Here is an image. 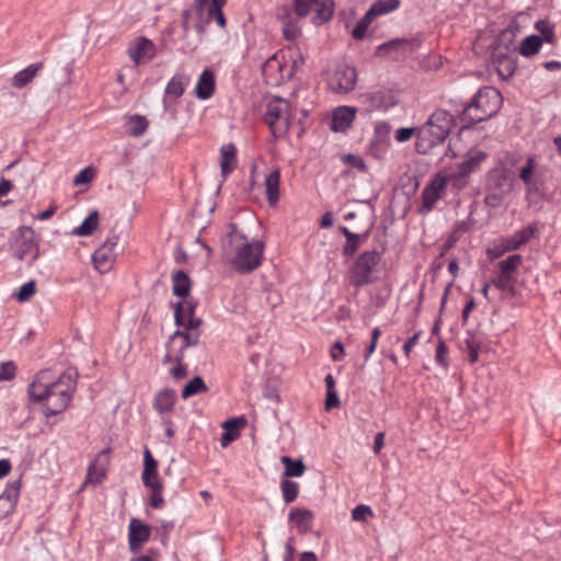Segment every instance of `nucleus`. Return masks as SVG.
<instances>
[{
  "label": "nucleus",
  "instance_id": "obj_27",
  "mask_svg": "<svg viewBox=\"0 0 561 561\" xmlns=\"http://www.w3.org/2000/svg\"><path fill=\"white\" fill-rule=\"evenodd\" d=\"M245 423L244 419H230L226 421L222 425L224 433L220 438V445L221 447L226 448L230 443L236 440L239 435V427L240 425H243Z\"/></svg>",
  "mask_w": 561,
  "mask_h": 561
},
{
  "label": "nucleus",
  "instance_id": "obj_62",
  "mask_svg": "<svg viewBox=\"0 0 561 561\" xmlns=\"http://www.w3.org/2000/svg\"><path fill=\"white\" fill-rule=\"evenodd\" d=\"M502 198H503V195L493 191L492 193L488 194V196L485 197V202L488 204H490L491 206H497L500 204V202L502 201Z\"/></svg>",
  "mask_w": 561,
  "mask_h": 561
},
{
  "label": "nucleus",
  "instance_id": "obj_25",
  "mask_svg": "<svg viewBox=\"0 0 561 561\" xmlns=\"http://www.w3.org/2000/svg\"><path fill=\"white\" fill-rule=\"evenodd\" d=\"M176 394L174 390L162 389L156 396L153 400V408L160 414L170 412L175 404Z\"/></svg>",
  "mask_w": 561,
  "mask_h": 561
},
{
  "label": "nucleus",
  "instance_id": "obj_64",
  "mask_svg": "<svg viewBox=\"0 0 561 561\" xmlns=\"http://www.w3.org/2000/svg\"><path fill=\"white\" fill-rule=\"evenodd\" d=\"M514 240L510 237L503 238L500 242V247L503 251L508 252L518 249L517 247H513Z\"/></svg>",
  "mask_w": 561,
  "mask_h": 561
},
{
  "label": "nucleus",
  "instance_id": "obj_52",
  "mask_svg": "<svg viewBox=\"0 0 561 561\" xmlns=\"http://www.w3.org/2000/svg\"><path fill=\"white\" fill-rule=\"evenodd\" d=\"M417 128L413 127H402L397 129L394 134V138L398 142H405L410 140L414 135L416 136Z\"/></svg>",
  "mask_w": 561,
  "mask_h": 561
},
{
  "label": "nucleus",
  "instance_id": "obj_32",
  "mask_svg": "<svg viewBox=\"0 0 561 561\" xmlns=\"http://www.w3.org/2000/svg\"><path fill=\"white\" fill-rule=\"evenodd\" d=\"M488 186L491 191L497 192L503 196L511 190L507 176L501 171L490 173Z\"/></svg>",
  "mask_w": 561,
  "mask_h": 561
},
{
  "label": "nucleus",
  "instance_id": "obj_61",
  "mask_svg": "<svg viewBox=\"0 0 561 561\" xmlns=\"http://www.w3.org/2000/svg\"><path fill=\"white\" fill-rule=\"evenodd\" d=\"M383 442H385V433L383 432L377 433L375 436V440H374V453L375 454L380 453V450L383 447Z\"/></svg>",
  "mask_w": 561,
  "mask_h": 561
},
{
  "label": "nucleus",
  "instance_id": "obj_24",
  "mask_svg": "<svg viewBox=\"0 0 561 561\" xmlns=\"http://www.w3.org/2000/svg\"><path fill=\"white\" fill-rule=\"evenodd\" d=\"M280 172L275 169L265 176V194L270 205L274 206L279 201Z\"/></svg>",
  "mask_w": 561,
  "mask_h": 561
},
{
  "label": "nucleus",
  "instance_id": "obj_46",
  "mask_svg": "<svg viewBox=\"0 0 561 561\" xmlns=\"http://www.w3.org/2000/svg\"><path fill=\"white\" fill-rule=\"evenodd\" d=\"M283 499L286 503L294 502L298 496V483L289 480H284L280 483Z\"/></svg>",
  "mask_w": 561,
  "mask_h": 561
},
{
  "label": "nucleus",
  "instance_id": "obj_35",
  "mask_svg": "<svg viewBox=\"0 0 561 561\" xmlns=\"http://www.w3.org/2000/svg\"><path fill=\"white\" fill-rule=\"evenodd\" d=\"M125 119L129 134L134 137H139L144 135V133L148 128V119L144 115H129L126 116Z\"/></svg>",
  "mask_w": 561,
  "mask_h": 561
},
{
  "label": "nucleus",
  "instance_id": "obj_5",
  "mask_svg": "<svg viewBox=\"0 0 561 561\" xmlns=\"http://www.w3.org/2000/svg\"><path fill=\"white\" fill-rule=\"evenodd\" d=\"M502 105V95L499 90L485 87L474 95L460 116L463 127L483 122L495 115Z\"/></svg>",
  "mask_w": 561,
  "mask_h": 561
},
{
  "label": "nucleus",
  "instance_id": "obj_50",
  "mask_svg": "<svg viewBox=\"0 0 561 561\" xmlns=\"http://www.w3.org/2000/svg\"><path fill=\"white\" fill-rule=\"evenodd\" d=\"M95 175V171L92 167H87L79 171V173L73 179V185H83L92 181Z\"/></svg>",
  "mask_w": 561,
  "mask_h": 561
},
{
  "label": "nucleus",
  "instance_id": "obj_53",
  "mask_svg": "<svg viewBox=\"0 0 561 561\" xmlns=\"http://www.w3.org/2000/svg\"><path fill=\"white\" fill-rule=\"evenodd\" d=\"M493 284L503 291H508L513 289L514 278L511 276H506L503 274H499L497 278L493 280Z\"/></svg>",
  "mask_w": 561,
  "mask_h": 561
},
{
  "label": "nucleus",
  "instance_id": "obj_8",
  "mask_svg": "<svg viewBox=\"0 0 561 561\" xmlns=\"http://www.w3.org/2000/svg\"><path fill=\"white\" fill-rule=\"evenodd\" d=\"M294 9L297 16L312 15V23L322 25L332 18L334 2L333 0H294Z\"/></svg>",
  "mask_w": 561,
  "mask_h": 561
},
{
  "label": "nucleus",
  "instance_id": "obj_42",
  "mask_svg": "<svg viewBox=\"0 0 561 561\" xmlns=\"http://www.w3.org/2000/svg\"><path fill=\"white\" fill-rule=\"evenodd\" d=\"M482 340L476 333H468V336L465 340L466 350L469 352V359L471 363L478 360L479 350L481 346Z\"/></svg>",
  "mask_w": 561,
  "mask_h": 561
},
{
  "label": "nucleus",
  "instance_id": "obj_3",
  "mask_svg": "<svg viewBox=\"0 0 561 561\" xmlns=\"http://www.w3.org/2000/svg\"><path fill=\"white\" fill-rule=\"evenodd\" d=\"M454 126V117L446 110H436L427 121L417 128L415 149L421 154L428 153L443 144Z\"/></svg>",
  "mask_w": 561,
  "mask_h": 561
},
{
  "label": "nucleus",
  "instance_id": "obj_58",
  "mask_svg": "<svg viewBox=\"0 0 561 561\" xmlns=\"http://www.w3.org/2000/svg\"><path fill=\"white\" fill-rule=\"evenodd\" d=\"M195 14L193 9H186L182 12V26L185 32H188V30L192 26V18Z\"/></svg>",
  "mask_w": 561,
  "mask_h": 561
},
{
  "label": "nucleus",
  "instance_id": "obj_26",
  "mask_svg": "<svg viewBox=\"0 0 561 561\" xmlns=\"http://www.w3.org/2000/svg\"><path fill=\"white\" fill-rule=\"evenodd\" d=\"M289 520L301 533H307L312 527V513L307 508H293L289 513Z\"/></svg>",
  "mask_w": 561,
  "mask_h": 561
},
{
  "label": "nucleus",
  "instance_id": "obj_20",
  "mask_svg": "<svg viewBox=\"0 0 561 561\" xmlns=\"http://www.w3.org/2000/svg\"><path fill=\"white\" fill-rule=\"evenodd\" d=\"M192 313H193L192 308H188L187 311H184L182 305L178 304L176 308H175V312H174L175 323L182 328L181 331L184 333H191L193 331H196V333L198 334V339H199L201 337L199 327H201L202 321L198 318H194L192 316Z\"/></svg>",
  "mask_w": 561,
  "mask_h": 561
},
{
  "label": "nucleus",
  "instance_id": "obj_14",
  "mask_svg": "<svg viewBox=\"0 0 561 561\" xmlns=\"http://www.w3.org/2000/svg\"><path fill=\"white\" fill-rule=\"evenodd\" d=\"M151 529L137 518H131L128 525V546L133 553L140 551L142 545L150 538Z\"/></svg>",
  "mask_w": 561,
  "mask_h": 561
},
{
  "label": "nucleus",
  "instance_id": "obj_59",
  "mask_svg": "<svg viewBox=\"0 0 561 561\" xmlns=\"http://www.w3.org/2000/svg\"><path fill=\"white\" fill-rule=\"evenodd\" d=\"M421 332H416L413 334L403 345V352L407 357H409L412 348L416 345L420 339Z\"/></svg>",
  "mask_w": 561,
  "mask_h": 561
},
{
  "label": "nucleus",
  "instance_id": "obj_43",
  "mask_svg": "<svg viewBox=\"0 0 561 561\" xmlns=\"http://www.w3.org/2000/svg\"><path fill=\"white\" fill-rule=\"evenodd\" d=\"M537 231L536 225H529L525 228H522L517 231H515L511 238L514 240L513 247L519 248L520 245L525 244L530 240V238L534 236V233Z\"/></svg>",
  "mask_w": 561,
  "mask_h": 561
},
{
  "label": "nucleus",
  "instance_id": "obj_44",
  "mask_svg": "<svg viewBox=\"0 0 561 561\" xmlns=\"http://www.w3.org/2000/svg\"><path fill=\"white\" fill-rule=\"evenodd\" d=\"M283 35L289 42H294L301 36V27L296 19H288L284 22Z\"/></svg>",
  "mask_w": 561,
  "mask_h": 561
},
{
  "label": "nucleus",
  "instance_id": "obj_60",
  "mask_svg": "<svg viewBox=\"0 0 561 561\" xmlns=\"http://www.w3.org/2000/svg\"><path fill=\"white\" fill-rule=\"evenodd\" d=\"M340 403L337 394L334 390L328 391L325 400V409L329 410L333 407H337Z\"/></svg>",
  "mask_w": 561,
  "mask_h": 561
},
{
  "label": "nucleus",
  "instance_id": "obj_33",
  "mask_svg": "<svg viewBox=\"0 0 561 561\" xmlns=\"http://www.w3.org/2000/svg\"><path fill=\"white\" fill-rule=\"evenodd\" d=\"M99 226V214L98 211H92L89 216L72 230V234L87 237L91 236Z\"/></svg>",
  "mask_w": 561,
  "mask_h": 561
},
{
  "label": "nucleus",
  "instance_id": "obj_12",
  "mask_svg": "<svg viewBox=\"0 0 561 561\" xmlns=\"http://www.w3.org/2000/svg\"><path fill=\"white\" fill-rule=\"evenodd\" d=\"M12 250L15 257L19 259L20 261L24 260L27 254L35 250L33 260H36L38 256V251L35 242L34 230L25 226L20 227L15 231L14 241L12 243Z\"/></svg>",
  "mask_w": 561,
  "mask_h": 561
},
{
  "label": "nucleus",
  "instance_id": "obj_56",
  "mask_svg": "<svg viewBox=\"0 0 561 561\" xmlns=\"http://www.w3.org/2000/svg\"><path fill=\"white\" fill-rule=\"evenodd\" d=\"M150 505L154 508H160L164 504V500L162 496L163 486L150 489Z\"/></svg>",
  "mask_w": 561,
  "mask_h": 561
},
{
  "label": "nucleus",
  "instance_id": "obj_9",
  "mask_svg": "<svg viewBox=\"0 0 561 561\" xmlns=\"http://www.w3.org/2000/svg\"><path fill=\"white\" fill-rule=\"evenodd\" d=\"M198 342L196 331L191 333H184L180 330L175 331L167 343V354L164 355L163 364H168V360H183L185 350L197 345Z\"/></svg>",
  "mask_w": 561,
  "mask_h": 561
},
{
  "label": "nucleus",
  "instance_id": "obj_16",
  "mask_svg": "<svg viewBox=\"0 0 561 561\" xmlns=\"http://www.w3.org/2000/svg\"><path fill=\"white\" fill-rule=\"evenodd\" d=\"M357 114L354 106L341 105L333 110L331 129L335 133H344L351 128Z\"/></svg>",
  "mask_w": 561,
  "mask_h": 561
},
{
  "label": "nucleus",
  "instance_id": "obj_21",
  "mask_svg": "<svg viewBox=\"0 0 561 561\" xmlns=\"http://www.w3.org/2000/svg\"><path fill=\"white\" fill-rule=\"evenodd\" d=\"M519 178L526 185L527 195L539 193L540 182L536 174V160L534 157L527 158L525 165L520 169Z\"/></svg>",
  "mask_w": 561,
  "mask_h": 561
},
{
  "label": "nucleus",
  "instance_id": "obj_40",
  "mask_svg": "<svg viewBox=\"0 0 561 561\" xmlns=\"http://www.w3.org/2000/svg\"><path fill=\"white\" fill-rule=\"evenodd\" d=\"M485 158L486 153L484 151L472 150L467 154V158L461 163L472 174L480 168Z\"/></svg>",
  "mask_w": 561,
  "mask_h": 561
},
{
  "label": "nucleus",
  "instance_id": "obj_47",
  "mask_svg": "<svg viewBox=\"0 0 561 561\" xmlns=\"http://www.w3.org/2000/svg\"><path fill=\"white\" fill-rule=\"evenodd\" d=\"M36 293V283L35 280H28L24 283L18 293L14 294V297L20 302L28 301Z\"/></svg>",
  "mask_w": 561,
  "mask_h": 561
},
{
  "label": "nucleus",
  "instance_id": "obj_1",
  "mask_svg": "<svg viewBox=\"0 0 561 561\" xmlns=\"http://www.w3.org/2000/svg\"><path fill=\"white\" fill-rule=\"evenodd\" d=\"M76 389L77 380L72 371L55 376L50 370H42L28 386V396L41 405L45 416H53L68 408Z\"/></svg>",
  "mask_w": 561,
  "mask_h": 561
},
{
  "label": "nucleus",
  "instance_id": "obj_29",
  "mask_svg": "<svg viewBox=\"0 0 561 561\" xmlns=\"http://www.w3.org/2000/svg\"><path fill=\"white\" fill-rule=\"evenodd\" d=\"M470 175L471 173L460 162L445 176L447 178V182H449L454 187L461 190L468 185Z\"/></svg>",
  "mask_w": 561,
  "mask_h": 561
},
{
  "label": "nucleus",
  "instance_id": "obj_19",
  "mask_svg": "<svg viewBox=\"0 0 561 561\" xmlns=\"http://www.w3.org/2000/svg\"><path fill=\"white\" fill-rule=\"evenodd\" d=\"M20 486V481L15 480L10 482L0 494V519L5 518L14 511L19 500Z\"/></svg>",
  "mask_w": 561,
  "mask_h": 561
},
{
  "label": "nucleus",
  "instance_id": "obj_45",
  "mask_svg": "<svg viewBox=\"0 0 561 561\" xmlns=\"http://www.w3.org/2000/svg\"><path fill=\"white\" fill-rule=\"evenodd\" d=\"M373 21V16L368 12L357 21L351 34L355 39H363L366 36L367 30Z\"/></svg>",
  "mask_w": 561,
  "mask_h": 561
},
{
  "label": "nucleus",
  "instance_id": "obj_18",
  "mask_svg": "<svg viewBox=\"0 0 561 561\" xmlns=\"http://www.w3.org/2000/svg\"><path fill=\"white\" fill-rule=\"evenodd\" d=\"M107 454L108 450H102L96 456L95 460L90 463L88 467L84 484L98 485L103 481L107 472Z\"/></svg>",
  "mask_w": 561,
  "mask_h": 561
},
{
  "label": "nucleus",
  "instance_id": "obj_28",
  "mask_svg": "<svg viewBox=\"0 0 561 561\" xmlns=\"http://www.w3.org/2000/svg\"><path fill=\"white\" fill-rule=\"evenodd\" d=\"M43 64L36 62L27 66L26 68L20 70L16 72L12 78V85L21 89L28 84L38 73V71L42 69Z\"/></svg>",
  "mask_w": 561,
  "mask_h": 561
},
{
  "label": "nucleus",
  "instance_id": "obj_57",
  "mask_svg": "<svg viewBox=\"0 0 561 561\" xmlns=\"http://www.w3.org/2000/svg\"><path fill=\"white\" fill-rule=\"evenodd\" d=\"M209 5H210V0H194V4H193V11L198 14H203L204 12H206V15H208L209 13Z\"/></svg>",
  "mask_w": 561,
  "mask_h": 561
},
{
  "label": "nucleus",
  "instance_id": "obj_17",
  "mask_svg": "<svg viewBox=\"0 0 561 561\" xmlns=\"http://www.w3.org/2000/svg\"><path fill=\"white\" fill-rule=\"evenodd\" d=\"M141 481L148 489L163 486L158 476V461L152 457L147 447L144 450V470L141 473Z\"/></svg>",
  "mask_w": 561,
  "mask_h": 561
},
{
  "label": "nucleus",
  "instance_id": "obj_11",
  "mask_svg": "<svg viewBox=\"0 0 561 561\" xmlns=\"http://www.w3.org/2000/svg\"><path fill=\"white\" fill-rule=\"evenodd\" d=\"M117 245L118 237L112 236L108 239H106L105 242L99 249L95 250V252L92 255V261L95 270L104 274L112 268L118 255Z\"/></svg>",
  "mask_w": 561,
  "mask_h": 561
},
{
  "label": "nucleus",
  "instance_id": "obj_13",
  "mask_svg": "<svg viewBox=\"0 0 561 561\" xmlns=\"http://www.w3.org/2000/svg\"><path fill=\"white\" fill-rule=\"evenodd\" d=\"M447 178L444 174H436L433 180L424 187L422 192V206L421 213L425 214L431 211L436 203L440 199L442 194L446 187Z\"/></svg>",
  "mask_w": 561,
  "mask_h": 561
},
{
  "label": "nucleus",
  "instance_id": "obj_4",
  "mask_svg": "<svg viewBox=\"0 0 561 561\" xmlns=\"http://www.w3.org/2000/svg\"><path fill=\"white\" fill-rule=\"evenodd\" d=\"M304 60L296 49H282L271 56L262 66L267 84L277 87L293 78Z\"/></svg>",
  "mask_w": 561,
  "mask_h": 561
},
{
  "label": "nucleus",
  "instance_id": "obj_36",
  "mask_svg": "<svg viewBox=\"0 0 561 561\" xmlns=\"http://www.w3.org/2000/svg\"><path fill=\"white\" fill-rule=\"evenodd\" d=\"M400 5V0H378L371 4L367 11L369 15L379 16L396 11Z\"/></svg>",
  "mask_w": 561,
  "mask_h": 561
},
{
  "label": "nucleus",
  "instance_id": "obj_30",
  "mask_svg": "<svg viewBox=\"0 0 561 561\" xmlns=\"http://www.w3.org/2000/svg\"><path fill=\"white\" fill-rule=\"evenodd\" d=\"M188 80L184 76H174L167 84L164 91V104L169 100H178L184 92V88Z\"/></svg>",
  "mask_w": 561,
  "mask_h": 561
},
{
  "label": "nucleus",
  "instance_id": "obj_63",
  "mask_svg": "<svg viewBox=\"0 0 561 561\" xmlns=\"http://www.w3.org/2000/svg\"><path fill=\"white\" fill-rule=\"evenodd\" d=\"M332 358L333 360H340L342 359L343 355H344V347L341 343L336 342L332 348Z\"/></svg>",
  "mask_w": 561,
  "mask_h": 561
},
{
  "label": "nucleus",
  "instance_id": "obj_49",
  "mask_svg": "<svg viewBox=\"0 0 561 561\" xmlns=\"http://www.w3.org/2000/svg\"><path fill=\"white\" fill-rule=\"evenodd\" d=\"M16 375V366L12 360L0 363V382L10 381Z\"/></svg>",
  "mask_w": 561,
  "mask_h": 561
},
{
  "label": "nucleus",
  "instance_id": "obj_22",
  "mask_svg": "<svg viewBox=\"0 0 561 561\" xmlns=\"http://www.w3.org/2000/svg\"><path fill=\"white\" fill-rule=\"evenodd\" d=\"M493 66L501 78L507 79L516 70V56L514 53H495L493 55Z\"/></svg>",
  "mask_w": 561,
  "mask_h": 561
},
{
  "label": "nucleus",
  "instance_id": "obj_55",
  "mask_svg": "<svg viewBox=\"0 0 561 561\" xmlns=\"http://www.w3.org/2000/svg\"><path fill=\"white\" fill-rule=\"evenodd\" d=\"M215 20L218 26L224 28L226 26V19L222 13V8H209V13L207 15V23Z\"/></svg>",
  "mask_w": 561,
  "mask_h": 561
},
{
  "label": "nucleus",
  "instance_id": "obj_38",
  "mask_svg": "<svg viewBox=\"0 0 561 561\" xmlns=\"http://www.w3.org/2000/svg\"><path fill=\"white\" fill-rule=\"evenodd\" d=\"M523 261L522 255L513 254L499 263L500 273L514 278L515 272L518 270Z\"/></svg>",
  "mask_w": 561,
  "mask_h": 561
},
{
  "label": "nucleus",
  "instance_id": "obj_34",
  "mask_svg": "<svg viewBox=\"0 0 561 561\" xmlns=\"http://www.w3.org/2000/svg\"><path fill=\"white\" fill-rule=\"evenodd\" d=\"M173 294L178 297H186L191 289V282L186 273L176 271L172 276Z\"/></svg>",
  "mask_w": 561,
  "mask_h": 561
},
{
  "label": "nucleus",
  "instance_id": "obj_23",
  "mask_svg": "<svg viewBox=\"0 0 561 561\" xmlns=\"http://www.w3.org/2000/svg\"><path fill=\"white\" fill-rule=\"evenodd\" d=\"M214 89H215L214 73L210 70L206 69L201 73L198 81L196 83V87H195L196 96L201 100H207L213 95Z\"/></svg>",
  "mask_w": 561,
  "mask_h": 561
},
{
  "label": "nucleus",
  "instance_id": "obj_15",
  "mask_svg": "<svg viewBox=\"0 0 561 561\" xmlns=\"http://www.w3.org/2000/svg\"><path fill=\"white\" fill-rule=\"evenodd\" d=\"M128 55L136 65L146 64L154 57L156 46L151 41L139 37L129 45Z\"/></svg>",
  "mask_w": 561,
  "mask_h": 561
},
{
  "label": "nucleus",
  "instance_id": "obj_6",
  "mask_svg": "<svg viewBox=\"0 0 561 561\" xmlns=\"http://www.w3.org/2000/svg\"><path fill=\"white\" fill-rule=\"evenodd\" d=\"M290 119V106L285 99L275 98L268 101L264 121L275 137H282L288 131Z\"/></svg>",
  "mask_w": 561,
  "mask_h": 561
},
{
  "label": "nucleus",
  "instance_id": "obj_31",
  "mask_svg": "<svg viewBox=\"0 0 561 561\" xmlns=\"http://www.w3.org/2000/svg\"><path fill=\"white\" fill-rule=\"evenodd\" d=\"M221 154V173L224 178H226L232 170L236 168L237 158H236V148L233 145H225L220 149Z\"/></svg>",
  "mask_w": 561,
  "mask_h": 561
},
{
  "label": "nucleus",
  "instance_id": "obj_2",
  "mask_svg": "<svg viewBox=\"0 0 561 561\" xmlns=\"http://www.w3.org/2000/svg\"><path fill=\"white\" fill-rule=\"evenodd\" d=\"M224 255L230 265L241 274L256 270L263 261L264 243L260 240L249 241L234 226L222 244Z\"/></svg>",
  "mask_w": 561,
  "mask_h": 561
},
{
  "label": "nucleus",
  "instance_id": "obj_10",
  "mask_svg": "<svg viewBox=\"0 0 561 561\" xmlns=\"http://www.w3.org/2000/svg\"><path fill=\"white\" fill-rule=\"evenodd\" d=\"M357 82V72L354 67L347 65L337 66L328 78L329 89L339 94H345L354 90Z\"/></svg>",
  "mask_w": 561,
  "mask_h": 561
},
{
  "label": "nucleus",
  "instance_id": "obj_48",
  "mask_svg": "<svg viewBox=\"0 0 561 561\" xmlns=\"http://www.w3.org/2000/svg\"><path fill=\"white\" fill-rule=\"evenodd\" d=\"M374 516L373 510L365 504L355 506L352 511V518L355 522H367L369 517Z\"/></svg>",
  "mask_w": 561,
  "mask_h": 561
},
{
  "label": "nucleus",
  "instance_id": "obj_7",
  "mask_svg": "<svg viewBox=\"0 0 561 561\" xmlns=\"http://www.w3.org/2000/svg\"><path fill=\"white\" fill-rule=\"evenodd\" d=\"M380 259L381 254L376 250L363 252L351 267V283L356 287L373 283Z\"/></svg>",
  "mask_w": 561,
  "mask_h": 561
},
{
  "label": "nucleus",
  "instance_id": "obj_37",
  "mask_svg": "<svg viewBox=\"0 0 561 561\" xmlns=\"http://www.w3.org/2000/svg\"><path fill=\"white\" fill-rule=\"evenodd\" d=\"M542 46V39L538 35H529L525 37L519 47V51L523 56L529 57L539 51Z\"/></svg>",
  "mask_w": 561,
  "mask_h": 561
},
{
  "label": "nucleus",
  "instance_id": "obj_41",
  "mask_svg": "<svg viewBox=\"0 0 561 561\" xmlns=\"http://www.w3.org/2000/svg\"><path fill=\"white\" fill-rule=\"evenodd\" d=\"M207 390L208 388L205 385L204 380L201 377L196 376L184 386L182 390V398L188 399L195 394L205 392Z\"/></svg>",
  "mask_w": 561,
  "mask_h": 561
},
{
  "label": "nucleus",
  "instance_id": "obj_54",
  "mask_svg": "<svg viewBox=\"0 0 561 561\" xmlns=\"http://www.w3.org/2000/svg\"><path fill=\"white\" fill-rule=\"evenodd\" d=\"M182 362L183 360H168V363L174 364V366L169 369L170 375L174 379H182L187 375V369Z\"/></svg>",
  "mask_w": 561,
  "mask_h": 561
},
{
  "label": "nucleus",
  "instance_id": "obj_51",
  "mask_svg": "<svg viewBox=\"0 0 561 561\" xmlns=\"http://www.w3.org/2000/svg\"><path fill=\"white\" fill-rule=\"evenodd\" d=\"M365 239H366V234H363V236L358 234L357 239L346 240V242L343 247V254L345 256L353 255L358 250V248L360 247V244L363 243V241Z\"/></svg>",
  "mask_w": 561,
  "mask_h": 561
},
{
  "label": "nucleus",
  "instance_id": "obj_39",
  "mask_svg": "<svg viewBox=\"0 0 561 561\" xmlns=\"http://www.w3.org/2000/svg\"><path fill=\"white\" fill-rule=\"evenodd\" d=\"M282 463L285 465L286 477H301L306 471V466L302 460H293L288 456H283L280 458Z\"/></svg>",
  "mask_w": 561,
  "mask_h": 561
}]
</instances>
